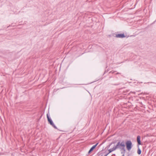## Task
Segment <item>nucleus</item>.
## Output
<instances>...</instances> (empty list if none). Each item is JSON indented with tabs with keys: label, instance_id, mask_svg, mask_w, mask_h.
Segmentation results:
<instances>
[{
	"label": "nucleus",
	"instance_id": "nucleus-1",
	"mask_svg": "<svg viewBox=\"0 0 156 156\" xmlns=\"http://www.w3.org/2000/svg\"><path fill=\"white\" fill-rule=\"evenodd\" d=\"M116 149L119 148L120 150H124L125 148V144L123 141H122V142H120V141H119L117 143V144L115 146Z\"/></svg>",
	"mask_w": 156,
	"mask_h": 156
},
{
	"label": "nucleus",
	"instance_id": "nucleus-2",
	"mask_svg": "<svg viewBox=\"0 0 156 156\" xmlns=\"http://www.w3.org/2000/svg\"><path fill=\"white\" fill-rule=\"evenodd\" d=\"M47 117L48 119V121L49 123L55 129H57V127L55 125L54 123H53L52 120L50 117L49 115L48 114H47Z\"/></svg>",
	"mask_w": 156,
	"mask_h": 156
},
{
	"label": "nucleus",
	"instance_id": "nucleus-3",
	"mask_svg": "<svg viewBox=\"0 0 156 156\" xmlns=\"http://www.w3.org/2000/svg\"><path fill=\"white\" fill-rule=\"evenodd\" d=\"M125 144L126 146L127 149L129 151L133 147L132 142L130 140H127Z\"/></svg>",
	"mask_w": 156,
	"mask_h": 156
},
{
	"label": "nucleus",
	"instance_id": "nucleus-4",
	"mask_svg": "<svg viewBox=\"0 0 156 156\" xmlns=\"http://www.w3.org/2000/svg\"><path fill=\"white\" fill-rule=\"evenodd\" d=\"M98 144V143H97L95 145H93L90 149L88 151V154L90 153L94 150L96 148L97 145Z\"/></svg>",
	"mask_w": 156,
	"mask_h": 156
},
{
	"label": "nucleus",
	"instance_id": "nucleus-5",
	"mask_svg": "<svg viewBox=\"0 0 156 156\" xmlns=\"http://www.w3.org/2000/svg\"><path fill=\"white\" fill-rule=\"evenodd\" d=\"M115 37H116L123 38L125 37L126 36L124 34H116Z\"/></svg>",
	"mask_w": 156,
	"mask_h": 156
},
{
	"label": "nucleus",
	"instance_id": "nucleus-6",
	"mask_svg": "<svg viewBox=\"0 0 156 156\" xmlns=\"http://www.w3.org/2000/svg\"><path fill=\"white\" fill-rule=\"evenodd\" d=\"M137 140L138 145H140L141 144V142L140 141V136L139 135L137 136Z\"/></svg>",
	"mask_w": 156,
	"mask_h": 156
},
{
	"label": "nucleus",
	"instance_id": "nucleus-7",
	"mask_svg": "<svg viewBox=\"0 0 156 156\" xmlns=\"http://www.w3.org/2000/svg\"><path fill=\"white\" fill-rule=\"evenodd\" d=\"M116 149L115 146H114L113 148L109 149L108 150V151H109V153H108V154H109L110 153L112 152L113 151L115 150Z\"/></svg>",
	"mask_w": 156,
	"mask_h": 156
},
{
	"label": "nucleus",
	"instance_id": "nucleus-8",
	"mask_svg": "<svg viewBox=\"0 0 156 156\" xmlns=\"http://www.w3.org/2000/svg\"><path fill=\"white\" fill-rule=\"evenodd\" d=\"M121 151V154H125L126 152V150L124 148V150H120Z\"/></svg>",
	"mask_w": 156,
	"mask_h": 156
},
{
	"label": "nucleus",
	"instance_id": "nucleus-9",
	"mask_svg": "<svg viewBox=\"0 0 156 156\" xmlns=\"http://www.w3.org/2000/svg\"><path fill=\"white\" fill-rule=\"evenodd\" d=\"M137 152L139 154H141V151L139 147L138 148Z\"/></svg>",
	"mask_w": 156,
	"mask_h": 156
},
{
	"label": "nucleus",
	"instance_id": "nucleus-10",
	"mask_svg": "<svg viewBox=\"0 0 156 156\" xmlns=\"http://www.w3.org/2000/svg\"><path fill=\"white\" fill-rule=\"evenodd\" d=\"M115 142H112L109 145V147L112 144H115Z\"/></svg>",
	"mask_w": 156,
	"mask_h": 156
},
{
	"label": "nucleus",
	"instance_id": "nucleus-11",
	"mask_svg": "<svg viewBox=\"0 0 156 156\" xmlns=\"http://www.w3.org/2000/svg\"><path fill=\"white\" fill-rule=\"evenodd\" d=\"M119 84V83H118V84H115V85H118Z\"/></svg>",
	"mask_w": 156,
	"mask_h": 156
},
{
	"label": "nucleus",
	"instance_id": "nucleus-12",
	"mask_svg": "<svg viewBox=\"0 0 156 156\" xmlns=\"http://www.w3.org/2000/svg\"><path fill=\"white\" fill-rule=\"evenodd\" d=\"M108 155V154H107L106 155H105L104 156H107V155Z\"/></svg>",
	"mask_w": 156,
	"mask_h": 156
},
{
	"label": "nucleus",
	"instance_id": "nucleus-13",
	"mask_svg": "<svg viewBox=\"0 0 156 156\" xmlns=\"http://www.w3.org/2000/svg\"><path fill=\"white\" fill-rule=\"evenodd\" d=\"M122 156H125V154H122Z\"/></svg>",
	"mask_w": 156,
	"mask_h": 156
}]
</instances>
